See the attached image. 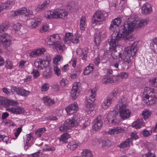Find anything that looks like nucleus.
Returning a JSON list of instances; mask_svg holds the SVG:
<instances>
[{"instance_id": "1", "label": "nucleus", "mask_w": 157, "mask_h": 157, "mask_svg": "<svg viewBox=\"0 0 157 157\" xmlns=\"http://www.w3.org/2000/svg\"><path fill=\"white\" fill-rule=\"evenodd\" d=\"M149 21L147 19H141L138 20V16L136 15L133 14L127 18L124 25L121 26L120 31L127 37L126 39L130 41H133L132 36L130 34L134 28H141L146 25Z\"/></svg>"}, {"instance_id": "2", "label": "nucleus", "mask_w": 157, "mask_h": 157, "mask_svg": "<svg viewBox=\"0 0 157 157\" xmlns=\"http://www.w3.org/2000/svg\"><path fill=\"white\" fill-rule=\"evenodd\" d=\"M127 37L124 36V34L120 31L118 32L113 33L111 35L110 38L108 40V44H106L104 46V49L105 51L108 54L110 52V54L114 59H116L117 60L120 58H122V54L120 52H117L116 48L118 46L117 41L122 39L126 41L129 40L128 39H126L125 37Z\"/></svg>"}, {"instance_id": "3", "label": "nucleus", "mask_w": 157, "mask_h": 157, "mask_svg": "<svg viewBox=\"0 0 157 157\" xmlns=\"http://www.w3.org/2000/svg\"><path fill=\"white\" fill-rule=\"evenodd\" d=\"M137 50L136 44L135 42L133 43L131 47H127L125 49L123 52L124 56H122L121 58L123 59L125 64L128 65L132 63V59L133 56L136 55Z\"/></svg>"}, {"instance_id": "4", "label": "nucleus", "mask_w": 157, "mask_h": 157, "mask_svg": "<svg viewBox=\"0 0 157 157\" xmlns=\"http://www.w3.org/2000/svg\"><path fill=\"white\" fill-rule=\"evenodd\" d=\"M127 102L124 98H122L118 101V103L116 105V108L119 110V115L123 120L129 118L131 114L130 111L126 108Z\"/></svg>"}, {"instance_id": "5", "label": "nucleus", "mask_w": 157, "mask_h": 157, "mask_svg": "<svg viewBox=\"0 0 157 157\" xmlns=\"http://www.w3.org/2000/svg\"><path fill=\"white\" fill-rule=\"evenodd\" d=\"M82 119V116L79 113H76L73 117L72 120L67 119L64 122L63 128H71L78 126V121Z\"/></svg>"}, {"instance_id": "6", "label": "nucleus", "mask_w": 157, "mask_h": 157, "mask_svg": "<svg viewBox=\"0 0 157 157\" xmlns=\"http://www.w3.org/2000/svg\"><path fill=\"white\" fill-rule=\"evenodd\" d=\"M107 16L106 13H102L100 11H97L93 16L92 22L94 23H97L98 22L103 21L105 20Z\"/></svg>"}, {"instance_id": "7", "label": "nucleus", "mask_w": 157, "mask_h": 157, "mask_svg": "<svg viewBox=\"0 0 157 157\" xmlns=\"http://www.w3.org/2000/svg\"><path fill=\"white\" fill-rule=\"evenodd\" d=\"M80 89V83L77 82H74L71 91V95L73 100L75 99L79 95Z\"/></svg>"}, {"instance_id": "8", "label": "nucleus", "mask_w": 157, "mask_h": 157, "mask_svg": "<svg viewBox=\"0 0 157 157\" xmlns=\"http://www.w3.org/2000/svg\"><path fill=\"white\" fill-rule=\"evenodd\" d=\"M107 36L106 30H101L95 34L94 42L97 46H99L102 39Z\"/></svg>"}, {"instance_id": "9", "label": "nucleus", "mask_w": 157, "mask_h": 157, "mask_svg": "<svg viewBox=\"0 0 157 157\" xmlns=\"http://www.w3.org/2000/svg\"><path fill=\"white\" fill-rule=\"evenodd\" d=\"M11 36L7 33L0 35V42L2 41V44L5 48L9 47L11 42Z\"/></svg>"}, {"instance_id": "10", "label": "nucleus", "mask_w": 157, "mask_h": 157, "mask_svg": "<svg viewBox=\"0 0 157 157\" xmlns=\"http://www.w3.org/2000/svg\"><path fill=\"white\" fill-rule=\"evenodd\" d=\"M11 90L12 92H15L17 94L24 97L28 96L30 93L29 91L26 90L22 87L12 86Z\"/></svg>"}, {"instance_id": "11", "label": "nucleus", "mask_w": 157, "mask_h": 157, "mask_svg": "<svg viewBox=\"0 0 157 157\" xmlns=\"http://www.w3.org/2000/svg\"><path fill=\"white\" fill-rule=\"evenodd\" d=\"M60 38L58 34L50 35L48 38L47 44L49 45H57L60 43Z\"/></svg>"}, {"instance_id": "12", "label": "nucleus", "mask_w": 157, "mask_h": 157, "mask_svg": "<svg viewBox=\"0 0 157 157\" xmlns=\"http://www.w3.org/2000/svg\"><path fill=\"white\" fill-rule=\"evenodd\" d=\"M6 109L8 111L16 115L23 113L25 111L24 109L20 106H14L12 107L7 106L6 107Z\"/></svg>"}, {"instance_id": "13", "label": "nucleus", "mask_w": 157, "mask_h": 157, "mask_svg": "<svg viewBox=\"0 0 157 157\" xmlns=\"http://www.w3.org/2000/svg\"><path fill=\"white\" fill-rule=\"evenodd\" d=\"M19 104L18 102L12 99H6L2 97H0V106H3L7 105H17Z\"/></svg>"}, {"instance_id": "14", "label": "nucleus", "mask_w": 157, "mask_h": 157, "mask_svg": "<svg viewBox=\"0 0 157 157\" xmlns=\"http://www.w3.org/2000/svg\"><path fill=\"white\" fill-rule=\"evenodd\" d=\"M145 99H144V102L148 105H152L155 104L156 101V97L154 93L148 95L146 94Z\"/></svg>"}, {"instance_id": "15", "label": "nucleus", "mask_w": 157, "mask_h": 157, "mask_svg": "<svg viewBox=\"0 0 157 157\" xmlns=\"http://www.w3.org/2000/svg\"><path fill=\"white\" fill-rule=\"evenodd\" d=\"M121 19L120 18H115L112 21L111 24L109 27V29L112 31L114 32L113 33H115L114 31H115L116 29H118L119 26L121 23ZM121 29L118 32L120 31L121 29ZM116 32H118L117 31Z\"/></svg>"}, {"instance_id": "16", "label": "nucleus", "mask_w": 157, "mask_h": 157, "mask_svg": "<svg viewBox=\"0 0 157 157\" xmlns=\"http://www.w3.org/2000/svg\"><path fill=\"white\" fill-rule=\"evenodd\" d=\"M33 138L31 133H29L26 135V137L24 140V149L27 150L29 147L33 143Z\"/></svg>"}, {"instance_id": "17", "label": "nucleus", "mask_w": 157, "mask_h": 157, "mask_svg": "<svg viewBox=\"0 0 157 157\" xmlns=\"http://www.w3.org/2000/svg\"><path fill=\"white\" fill-rule=\"evenodd\" d=\"M78 109L77 103L75 102L71 104L65 108V110L68 115L72 114L77 111Z\"/></svg>"}, {"instance_id": "18", "label": "nucleus", "mask_w": 157, "mask_h": 157, "mask_svg": "<svg viewBox=\"0 0 157 157\" xmlns=\"http://www.w3.org/2000/svg\"><path fill=\"white\" fill-rule=\"evenodd\" d=\"M34 64L35 66L37 67L39 70H41L47 69L48 68L49 64H48L45 60L40 59L35 62Z\"/></svg>"}, {"instance_id": "19", "label": "nucleus", "mask_w": 157, "mask_h": 157, "mask_svg": "<svg viewBox=\"0 0 157 157\" xmlns=\"http://www.w3.org/2000/svg\"><path fill=\"white\" fill-rule=\"evenodd\" d=\"M142 13L144 15L148 14L152 11V7L151 5L148 3H146L141 7Z\"/></svg>"}, {"instance_id": "20", "label": "nucleus", "mask_w": 157, "mask_h": 157, "mask_svg": "<svg viewBox=\"0 0 157 157\" xmlns=\"http://www.w3.org/2000/svg\"><path fill=\"white\" fill-rule=\"evenodd\" d=\"M13 4V2L10 0H7L4 4L2 2H0V12L4 9H8L11 8Z\"/></svg>"}, {"instance_id": "21", "label": "nucleus", "mask_w": 157, "mask_h": 157, "mask_svg": "<svg viewBox=\"0 0 157 157\" xmlns=\"http://www.w3.org/2000/svg\"><path fill=\"white\" fill-rule=\"evenodd\" d=\"M117 113L115 110L111 111L107 114V118L108 122H111L113 123L114 121V119L117 115Z\"/></svg>"}, {"instance_id": "22", "label": "nucleus", "mask_w": 157, "mask_h": 157, "mask_svg": "<svg viewBox=\"0 0 157 157\" xmlns=\"http://www.w3.org/2000/svg\"><path fill=\"white\" fill-rule=\"evenodd\" d=\"M80 144V143L78 141L72 140L68 143L67 147L70 150L73 151L79 146Z\"/></svg>"}, {"instance_id": "23", "label": "nucleus", "mask_w": 157, "mask_h": 157, "mask_svg": "<svg viewBox=\"0 0 157 157\" xmlns=\"http://www.w3.org/2000/svg\"><path fill=\"white\" fill-rule=\"evenodd\" d=\"M96 89L94 88L91 89L89 93V98L86 99V101H89V102H94L95 100V97L96 95Z\"/></svg>"}, {"instance_id": "24", "label": "nucleus", "mask_w": 157, "mask_h": 157, "mask_svg": "<svg viewBox=\"0 0 157 157\" xmlns=\"http://www.w3.org/2000/svg\"><path fill=\"white\" fill-rule=\"evenodd\" d=\"M43 101L44 104L48 106H51L55 103L54 100L48 96H44L43 98Z\"/></svg>"}, {"instance_id": "25", "label": "nucleus", "mask_w": 157, "mask_h": 157, "mask_svg": "<svg viewBox=\"0 0 157 157\" xmlns=\"http://www.w3.org/2000/svg\"><path fill=\"white\" fill-rule=\"evenodd\" d=\"M112 101V98L108 97L104 100L101 104V107L104 109H106L111 105Z\"/></svg>"}, {"instance_id": "26", "label": "nucleus", "mask_w": 157, "mask_h": 157, "mask_svg": "<svg viewBox=\"0 0 157 157\" xmlns=\"http://www.w3.org/2000/svg\"><path fill=\"white\" fill-rule=\"evenodd\" d=\"M102 124L101 116L99 115L95 120L93 124V128H101Z\"/></svg>"}, {"instance_id": "27", "label": "nucleus", "mask_w": 157, "mask_h": 157, "mask_svg": "<svg viewBox=\"0 0 157 157\" xmlns=\"http://www.w3.org/2000/svg\"><path fill=\"white\" fill-rule=\"evenodd\" d=\"M27 11V9L25 7H23L16 11L11 12V14L13 16H16L25 13Z\"/></svg>"}, {"instance_id": "28", "label": "nucleus", "mask_w": 157, "mask_h": 157, "mask_svg": "<svg viewBox=\"0 0 157 157\" xmlns=\"http://www.w3.org/2000/svg\"><path fill=\"white\" fill-rule=\"evenodd\" d=\"M41 20L38 18L35 17L32 19L30 23V26L33 29L36 28L40 23Z\"/></svg>"}, {"instance_id": "29", "label": "nucleus", "mask_w": 157, "mask_h": 157, "mask_svg": "<svg viewBox=\"0 0 157 157\" xmlns=\"http://www.w3.org/2000/svg\"><path fill=\"white\" fill-rule=\"evenodd\" d=\"M114 76H109L107 75L103 76L102 77V82L104 84H107L108 83H112L114 82L113 78Z\"/></svg>"}, {"instance_id": "30", "label": "nucleus", "mask_w": 157, "mask_h": 157, "mask_svg": "<svg viewBox=\"0 0 157 157\" xmlns=\"http://www.w3.org/2000/svg\"><path fill=\"white\" fill-rule=\"evenodd\" d=\"M88 101H86L85 110L88 113H90L94 109L93 103L94 102H89Z\"/></svg>"}, {"instance_id": "31", "label": "nucleus", "mask_w": 157, "mask_h": 157, "mask_svg": "<svg viewBox=\"0 0 157 157\" xmlns=\"http://www.w3.org/2000/svg\"><path fill=\"white\" fill-rule=\"evenodd\" d=\"M82 157H93V155L91 151L89 149L82 150L81 153Z\"/></svg>"}, {"instance_id": "32", "label": "nucleus", "mask_w": 157, "mask_h": 157, "mask_svg": "<svg viewBox=\"0 0 157 157\" xmlns=\"http://www.w3.org/2000/svg\"><path fill=\"white\" fill-rule=\"evenodd\" d=\"M132 140L130 138H128L123 142L121 143L119 147L121 148H124L132 145Z\"/></svg>"}, {"instance_id": "33", "label": "nucleus", "mask_w": 157, "mask_h": 157, "mask_svg": "<svg viewBox=\"0 0 157 157\" xmlns=\"http://www.w3.org/2000/svg\"><path fill=\"white\" fill-rule=\"evenodd\" d=\"M73 36V35L71 33H66L63 39L65 43L67 44H70Z\"/></svg>"}, {"instance_id": "34", "label": "nucleus", "mask_w": 157, "mask_h": 157, "mask_svg": "<svg viewBox=\"0 0 157 157\" xmlns=\"http://www.w3.org/2000/svg\"><path fill=\"white\" fill-rule=\"evenodd\" d=\"M93 66V64H90L85 68L83 72V74L84 75H87L90 74L94 69Z\"/></svg>"}, {"instance_id": "35", "label": "nucleus", "mask_w": 157, "mask_h": 157, "mask_svg": "<svg viewBox=\"0 0 157 157\" xmlns=\"http://www.w3.org/2000/svg\"><path fill=\"white\" fill-rule=\"evenodd\" d=\"M56 12L51 11H48L46 12L45 14V17L49 19L52 18H57L56 16Z\"/></svg>"}, {"instance_id": "36", "label": "nucleus", "mask_w": 157, "mask_h": 157, "mask_svg": "<svg viewBox=\"0 0 157 157\" xmlns=\"http://www.w3.org/2000/svg\"><path fill=\"white\" fill-rule=\"evenodd\" d=\"M132 126L135 128H141L146 126L142 120H139L133 122L132 124Z\"/></svg>"}, {"instance_id": "37", "label": "nucleus", "mask_w": 157, "mask_h": 157, "mask_svg": "<svg viewBox=\"0 0 157 157\" xmlns=\"http://www.w3.org/2000/svg\"><path fill=\"white\" fill-rule=\"evenodd\" d=\"M56 14L57 18L59 17L62 18H64L67 15V12L63 10H61L59 11L56 12Z\"/></svg>"}, {"instance_id": "38", "label": "nucleus", "mask_w": 157, "mask_h": 157, "mask_svg": "<svg viewBox=\"0 0 157 157\" xmlns=\"http://www.w3.org/2000/svg\"><path fill=\"white\" fill-rule=\"evenodd\" d=\"M55 46L56 47L57 51L59 52H63L64 50H65L66 48L65 45L62 43H61L60 42L57 45Z\"/></svg>"}, {"instance_id": "39", "label": "nucleus", "mask_w": 157, "mask_h": 157, "mask_svg": "<svg viewBox=\"0 0 157 157\" xmlns=\"http://www.w3.org/2000/svg\"><path fill=\"white\" fill-rule=\"evenodd\" d=\"M150 48L151 49L154 50L157 53V38L154 39L152 41L151 43Z\"/></svg>"}, {"instance_id": "40", "label": "nucleus", "mask_w": 157, "mask_h": 157, "mask_svg": "<svg viewBox=\"0 0 157 157\" xmlns=\"http://www.w3.org/2000/svg\"><path fill=\"white\" fill-rule=\"evenodd\" d=\"M86 18L82 16L80 19V28L81 31H84L85 29Z\"/></svg>"}, {"instance_id": "41", "label": "nucleus", "mask_w": 157, "mask_h": 157, "mask_svg": "<svg viewBox=\"0 0 157 157\" xmlns=\"http://www.w3.org/2000/svg\"><path fill=\"white\" fill-rule=\"evenodd\" d=\"M80 37V35L78 33H76L75 35L73 36L71 40V43L74 44H77L79 43V38Z\"/></svg>"}, {"instance_id": "42", "label": "nucleus", "mask_w": 157, "mask_h": 157, "mask_svg": "<svg viewBox=\"0 0 157 157\" xmlns=\"http://www.w3.org/2000/svg\"><path fill=\"white\" fill-rule=\"evenodd\" d=\"M49 2L50 1L49 0H45L42 4L39 5L38 6L37 8L39 10H42L47 7Z\"/></svg>"}, {"instance_id": "43", "label": "nucleus", "mask_w": 157, "mask_h": 157, "mask_svg": "<svg viewBox=\"0 0 157 157\" xmlns=\"http://www.w3.org/2000/svg\"><path fill=\"white\" fill-rule=\"evenodd\" d=\"M63 58L61 56L57 55L53 59V62L55 64H57V65H58L59 63H60L63 60Z\"/></svg>"}, {"instance_id": "44", "label": "nucleus", "mask_w": 157, "mask_h": 157, "mask_svg": "<svg viewBox=\"0 0 157 157\" xmlns=\"http://www.w3.org/2000/svg\"><path fill=\"white\" fill-rule=\"evenodd\" d=\"M122 128H120V129L119 128H111L109 129L108 132H106V134H112L114 133H117L121 132V129Z\"/></svg>"}, {"instance_id": "45", "label": "nucleus", "mask_w": 157, "mask_h": 157, "mask_svg": "<svg viewBox=\"0 0 157 157\" xmlns=\"http://www.w3.org/2000/svg\"><path fill=\"white\" fill-rule=\"evenodd\" d=\"M151 111L147 109H146L143 111L142 114L144 119H146L151 115Z\"/></svg>"}, {"instance_id": "46", "label": "nucleus", "mask_w": 157, "mask_h": 157, "mask_svg": "<svg viewBox=\"0 0 157 157\" xmlns=\"http://www.w3.org/2000/svg\"><path fill=\"white\" fill-rule=\"evenodd\" d=\"M53 70L54 73L57 76H60L61 75V70L57 64H55L53 66Z\"/></svg>"}, {"instance_id": "47", "label": "nucleus", "mask_w": 157, "mask_h": 157, "mask_svg": "<svg viewBox=\"0 0 157 157\" xmlns=\"http://www.w3.org/2000/svg\"><path fill=\"white\" fill-rule=\"evenodd\" d=\"M69 138L70 135L67 133H65L61 136L59 140L60 141L65 142Z\"/></svg>"}, {"instance_id": "48", "label": "nucleus", "mask_w": 157, "mask_h": 157, "mask_svg": "<svg viewBox=\"0 0 157 157\" xmlns=\"http://www.w3.org/2000/svg\"><path fill=\"white\" fill-rule=\"evenodd\" d=\"M46 69V71L43 72V75L45 78L48 79L51 78L52 72L49 68Z\"/></svg>"}, {"instance_id": "49", "label": "nucleus", "mask_w": 157, "mask_h": 157, "mask_svg": "<svg viewBox=\"0 0 157 157\" xmlns=\"http://www.w3.org/2000/svg\"><path fill=\"white\" fill-rule=\"evenodd\" d=\"M46 131L45 128H38L35 132V134L38 137H40Z\"/></svg>"}, {"instance_id": "50", "label": "nucleus", "mask_w": 157, "mask_h": 157, "mask_svg": "<svg viewBox=\"0 0 157 157\" xmlns=\"http://www.w3.org/2000/svg\"><path fill=\"white\" fill-rule=\"evenodd\" d=\"M5 66L7 69H11L14 68V66L13 65V62L12 61L7 60Z\"/></svg>"}, {"instance_id": "51", "label": "nucleus", "mask_w": 157, "mask_h": 157, "mask_svg": "<svg viewBox=\"0 0 157 157\" xmlns=\"http://www.w3.org/2000/svg\"><path fill=\"white\" fill-rule=\"evenodd\" d=\"M8 25L3 23L0 25V33L6 31L8 29Z\"/></svg>"}, {"instance_id": "52", "label": "nucleus", "mask_w": 157, "mask_h": 157, "mask_svg": "<svg viewBox=\"0 0 157 157\" xmlns=\"http://www.w3.org/2000/svg\"><path fill=\"white\" fill-rule=\"evenodd\" d=\"M43 150L44 151H53L55 150V148L54 147L48 146L45 145L43 147Z\"/></svg>"}, {"instance_id": "53", "label": "nucleus", "mask_w": 157, "mask_h": 157, "mask_svg": "<svg viewBox=\"0 0 157 157\" xmlns=\"http://www.w3.org/2000/svg\"><path fill=\"white\" fill-rule=\"evenodd\" d=\"M145 92L147 94H146L149 95L154 93V90L153 89H151L149 87H146L144 88Z\"/></svg>"}, {"instance_id": "54", "label": "nucleus", "mask_w": 157, "mask_h": 157, "mask_svg": "<svg viewBox=\"0 0 157 157\" xmlns=\"http://www.w3.org/2000/svg\"><path fill=\"white\" fill-rule=\"evenodd\" d=\"M49 84L47 83H45L43 84L41 87V90L42 91H46L49 88Z\"/></svg>"}, {"instance_id": "55", "label": "nucleus", "mask_w": 157, "mask_h": 157, "mask_svg": "<svg viewBox=\"0 0 157 157\" xmlns=\"http://www.w3.org/2000/svg\"><path fill=\"white\" fill-rule=\"evenodd\" d=\"M108 59L109 57L107 55L106 53H105L101 58V63H106L107 62Z\"/></svg>"}, {"instance_id": "56", "label": "nucleus", "mask_w": 157, "mask_h": 157, "mask_svg": "<svg viewBox=\"0 0 157 157\" xmlns=\"http://www.w3.org/2000/svg\"><path fill=\"white\" fill-rule=\"evenodd\" d=\"M21 128H16L14 130V134L16 137V138L14 139H16L17 138L21 132Z\"/></svg>"}, {"instance_id": "57", "label": "nucleus", "mask_w": 157, "mask_h": 157, "mask_svg": "<svg viewBox=\"0 0 157 157\" xmlns=\"http://www.w3.org/2000/svg\"><path fill=\"white\" fill-rule=\"evenodd\" d=\"M49 26L47 24H46L42 26L40 29V31L41 33L45 32L49 29Z\"/></svg>"}, {"instance_id": "58", "label": "nucleus", "mask_w": 157, "mask_h": 157, "mask_svg": "<svg viewBox=\"0 0 157 157\" xmlns=\"http://www.w3.org/2000/svg\"><path fill=\"white\" fill-rule=\"evenodd\" d=\"M68 83V81L67 79L65 78H62L60 82V84L62 87L67 86Z\"/></svg>"}, {"instance_id": "59", "label": "nucleus", "mask_w": 157, "mask_h": 157, "mask_svg": "<svg viewBox=\"0 0 157 157\" xmlns=\"http://www.w3.org/2000/svg\"><path fill=\"white\" fill-rule=\"evenodd\" d=\"M151 130H147L146 129H144L142 131V134L145 137L149 136L151 135Z\"/></svg>"}, {"instance_id": "60", "label": "nucleus", "mask_w": 157, "mask_h": 157, "mask_svg": "<svg viewBox=\"0 0 157 157\" xmlns=\"http://www.w3.org/2000/svg\"><path fill=\"white\" fill-rule=\"evenodd\" d=\"M37 56H38L44 54V52L45 51V49L44 48H39L36 50Z\"/></svg>"}, {"instance_id": "61", "label": "nucleus", "mask_w": 157, "mask_h": 157, "mask_svg": "<svg viewBox=\"0 0 157 157\" xmlns=\"http://www.w3.org/2000/svg\"><path fill=\"white\" fill-rule=\"evenodd\" d=\"M22 25L19 23H17L13 25V28L15 31H18L20 30L21 27Z\"/></svg>"}, {"instance_id": "62", "label": "nucleus", "mask_w": 157, "mask_h": 157, "mask_svg": "<svg viewBox=\"0 0 157 157\" xmlns=\"http://www.w3.org/2000/svg\"><path fill=\"white\" fill-rule=\"evenodd\" d=\"M31 74L33 75V77L35 78H37L40 76L39 72L36 70L33 69Z\"/></svg>"}, {"instance_id": "63", "label": "nucleus", "mask_w": 157, "mask_h": 157, "mask_svg": "<svg viewBox=\"0 0 157 157\" xmlns=\"http://www.w3.org/2000/svg\"><path fill=\"white\" fill-rule=\"evenodd\" d=\"M80 72V71H76L73 74H72L71 75V79H74L75 78H76L79 75Z\"/></svg>"}, {"instance_id": "64", "label": "nucleus", "mask_w": 157, "mask_h": 157, "mask_svg": "<svg viewBox=\"0 0 157 157\" xmlns=\"http://www.w3.org/2000/svg\"><path fill=\"white\" fill-rule=\"evenodd\" d=\"M128 75V74L126 72H122L119 74V76L122 79L127 78Z\"/></svg>"}]
</instances>
